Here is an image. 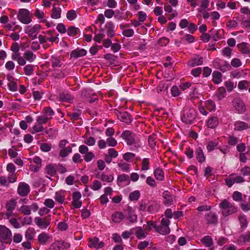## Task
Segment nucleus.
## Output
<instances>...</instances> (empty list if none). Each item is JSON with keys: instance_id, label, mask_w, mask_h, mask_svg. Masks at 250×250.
I'll return each mask as SVG.
<instances>
[{"instance_id": "f257e3e1", "label": "nucleus", "mask_w": 250, "mask_h": 250, "mask_svg": "<svg viewBox=\"0 0 250 250\" xmlns=\"http://www.w3.org/2000/svg\"><path fill=\"white\" fill-rule=\"evenodd\" d=\"M196 116V112L194 109L190 107H186L183 110L181 117L183 122L187 124H192Z\"/></svg>"}, {"instance_id": "2eb2a0df", "label": "nucleus", "mask_w": 250, "mask_h": 250, "mask_svg": "<svg viewBox=\"0 0 250 250\" xmlns=\"http://www.w3.org/2000/svg\"><path fill=\"white\" fill-rule=\"evenodd\" d=\"M89 243L88 246L90 248H95V249H100L103 248L104 244L102 241H99V239L97 237H94L93 238L89 239Z\"/></svg>"}, {"instance_id": "5701e85b", "label": "nucleus", "mask_w": 250, "mask_h": 250, "mask_svg": "<svg viewBox=\"0 0 250 250\" xmlns=\"http://www.w3.org/2000/svg\"><path fill=\"white\" fill-rule=\"evenodd\" d=\"M219 124L218 118L216 116H212L208 118L207 125L208 128H215Z\"/></svg>"}, {"instance_id": "bb28decb", "label": "nucleus", "mask_w": 250, "mask_h": 250, "mask_svg": "<svg viewBox=\"0 0 250 250\" xmlns=\"http://www.w3.org/2000/svg\"><path fill=\"white\" fill-rule=\"evenodd\" d=\"M248 242H250V231L247 232L244 235H241L237 239V243L240 245Z\"/></svg>"}, {"instance_id": "c756f323", "label": "nucleus", "mask_w": 250, "mask_h": 250, "mask_svg": "<svg viewBox=\"0 0 250 250\" xmlns=\"http://www.w3.org/2000/svg\"><path fill=\"white\" fill-rule=\"evenodd\" d=\"M50 60L52 63V66L54 69L61 67L63 64L60 57L52 56Z\"/></svg>"}, {"instance_id": "6ab92c4d", "label": "nucleus", "mask_w": 250, "mask_h": 250, "mask_svg": "<svg viewBox=\"0 0 250 250\" xmlns=\"http://www.w3.org/2000/svg\"><path fill=\"white\" fill-rule=\"evenodd\" d=\"M195 156L196 160L200 163L204 162L206 160V156L204 154L203 149L201 147H198L195 149Z\"/></svg>"}, {"instance_id": "ddd939ff", "label": "nucleus", "mask_w": 250, "mask_h": 250, "mask_svg": "<svg viewBox=\"0 0 250 250\" xmlns=\"http://www.w3.org/2000/svg\"><path fill=\"white\" fill-rule=\"evenodd\" d=\"M17 190L18 194L21 196H26L30 191V187L27 184L21 182L19 184Z\"/></svg>"}, {"instance_id": "a18cd8bd", "label": "nucleus", "mask_w": 250, "mask_h": 250, "mask_svg": "<svg viewBox=\"0 0 250 250\" xmlns=\"http://www.w3.org/2000/svg\"><path fill=\"white\" fill-rule=\"evenodd\" d=\"M250 85V82L246 80L241 81L238 83V88L240 90H247Z\"/></svg>"}, {"instance_id": "338daca9", "label": "nucleus", "mask_w": 250, "mask_h": 250, "mask_svg": "<svg viewBox=\"0 0 250 250\" xmlns=\"http://www.w3.org/2000/svg\"><path fill=\"white\" fill-rule=\"evenodd\" d=\"M169 42V40L166 37H162L158 41V44L161 46H165Z\"/></svg>"}, {"instance_id": "6e6d98bb", "label": "nucleus", "mask_w": 250, "mask_h": 250, "mask_svg": "<svg viewBox=\"0 0 250 250\" xmlns=\"http://www.w3.org/2000/svg\"><path fill=\"white\" fill-rule=\"evenodd\" d=\"M205 107L209 111L215 109V105L214 102L211 101H207L205 102Z\"/></svg>"}, {"instance_id": "a19ab883", "label": "nucleus", "mask_w": 250, "mask_h": 250, "mask_svg": "<svg viewBox=\"0 0 250 250\" xmlns=\"http://www.w3.org/2000/svg\"><path fill=\"white\" fill-rule=\"evenodd\" d=\"M62 10L60 7H55L53 6L52 9V13L51 17L53 19H58L61 18Z\"/></svg>"}, {"instance_id": "ea45409f", "label": "nucleus", "mask_w": 250, "mask_h": 250, "mask_svg": "<svg viewBox=\"0 0 250 250\" xmlns=\"http://www.w3.org/2000/svg\"><path fill=\"white\" fill-rule=\"evenodd\" d=\"M72 148L70 146H68L66 148H62L59 152V156L62 158H64L72 152Z\"/></svg>"}, {"instance_id": "a211bd4d", "label": "nucleus", "mask_w": 250, "mask_h": 250, "mask_svg": "<svg viewBox=\"0 0 250 250\" xmlns=\"http://www.w3.org/2000/svg\"><path fill=\"white\" fill-rule=\"evenodd\" d=\"M105 29L107 36L112 38L115 35L114 25L112 22H107L105 25Z\"/></svg>"}, {"instance_id": "69168bd1", "label": "nucleus", "mask_w": 250, "mask_h": 250, "mask_svg": "<svg viewBox=\"0 0 250 250\" xmlns=\"http://www.w3.org/2000/svg\"><path fill=\"white\" fill-rule=\"evenodd\" d=\"M59 99L60 101L62 102H69L72 99V98H71V96L68 94L62 93L59 96Z\"/></svg>"}, {"instance_id": "0e129e2a", "label": "nucleus", "mask_w": 250, "mask_h": 250, "mask_svg": "<svg viewBox=\"0 0 250 250\" xmlns=\"http://www.w3.org/2000/svg\"><path fill=\"white\" fill-rule=\"evenodd\" d=\"M135 156L134 153L126 152L123 155L124 159L127 162H130Z\"/></svg>"}, {"instance_id": "864d4df0", "label": "nucleus", "mask_w": 250, "mask_h": 250, "mask_svg": "<svg viewBox=\"0 0 250 250\" xmlns=\"http://www.w3.org/2000/svg\"><path fill=\"white\" fill-rule=\"evenodd\" d=\"M156 135L153 134L152 135L149 136L148 137V142L149 146L152 148H154L156 145V142L155 141V139L156 138Z\"/></svg>"}, {"instance_id": "e433bc0d", "label": "nucleus", "mask_w": 250, "mask_h": 250, "mask_svg": "<svg viewBox=\"0 0 250 250\" xmlns=\"http://www.w3.org/2000/svg\"><path fill=\"white\" fill-rule=\"evenodd\" d=\"M80 33V30L79 28L73 26H71L68 27L67 29V34L69 36L74 37L78 35Z\"/></svg>"}, {"instance_id": "dca6fc26", "label": "nucleus", "mask_w": 250, "mask_h": 250, "mask_svg": "<svg viewBox=\"0 0 250 250\" xmlns=\"http://www.w3.org/2000/svg\"><path fill=\"white\" fill-rule=\"evenodd\" d=\"M207 223L208 225H215L218 222L217 215L213 212H209L205 215Z\"/></svg>"}, {"instance_id": "6e6552de", "label": "nucleus", "mask_w": 250, "mask_h": 250, "mask_svg": "<svg viewBox=\"0 0 250 250\" xmlns=\"http://www.w3.org/2000/svg\"><path fill=\"white\" fill-rule=\"evenodd\" d=\"M225 181L226 185L229 188L231 187L235 183L240 184L245 182L244 178L243 177L235 173L229 175V177L226 178Z\"/></svg>"}, {"instance_id": "2f4dec72", "label": "nucleus", "mask_w": 250, "mask_h": 250, "mask_svg": "<svg viewBox=\"0 0 250 250\" xmlns=\"http://www.w3.org/2000/svg\"><path fill=\"white\" fill-rule=\"evenodd\" d=\"M237 47L241 53L243 54L250 53V45L248 43L246 42H242L238 44L237 45Z\"/></svg>"}, {"instance_id": "393cba45", "label": "nucleus", "mask_w": 250, "mask_h": 250, "mask_svg": "<svg viewBox=\"0 0 250 250\" xmlns=\"http://www.w3.org/2000/svg\"><path fill=\"white\" fill-rule=\"evenodd\" d=\"M117 117L120 120L125 123H129L132 121L131 116L126 112L119 113Z\"/></svg>"}, {"instance_id": "c03bdc74", "label": "nucleus", "mask_w": 250, "mask_h": 250, "mask_svg": "<svg viewBox=\"0 0 250 250\" xmlns=\"http://www.w3.org/2000/svg\"><path fill=\"white\" fill-rule=\"evenodd\" d=\"M141 195L139 190H135L131 192L129 195V199L131 201H137Z\"/></svg>"}, {"instance_id": "052dcab7", "label": "nucleus", "mask_w": 250, "mask_h": 250, "mask_svg": "<svg viewBox=\"0 0 250 250\" xmlns=\"http://www.w3.org/2000/svg\"><path fill=\"white\" fill-rule=\"evenodd\" d=\"M51 147L50 144L42 143L40 146V149L42 151L48 152L51 150Z\"/></svg>"}, {"instance_id": "5fc2aeb1", "label": "nucleus", "mask_w": 250, "mask_h": 250, "mask_svg": "<svg viewBox=\"0 0 250 250\" xmlns=\"http://www.w3.org/2000/svg\"><path fill=\"white\" fill-rule=\"evenodd\" d=\"M51 119L50 117H46L44 115L39 116L37 119V121L39 124H46L48 121Z\"/></svg>"}, {"instance_id": "8fccbe9b", "label": "nucleus", "mask_w": 250, "mask_h": 250, "mask_svg": "<svg viewBox=\"0 0 250 250\" xmlns=\"http://www.w3.org/2000/svg\"><path fill=\"white\" fill-rule=\"evenodd\" d=\"M44 131L46 133H48L47 130H44V128L42 125L39 124L38 123V125H35L33 126V131L32 133L33 134H34V133H35L37 132H42V131Z\"/></svg>"}, {"instance_id": "1a4fd4ad", "label": "nucleus", "mask_w": 250, "mask_h": 250, "mask_svg": "<svg viewBox=\"0 0 250 250\" xmlns=\"http://www.w3.org/2000/svg\"><path fill=\"white\" fill-rule=\"evenodd\" d=\"M11 236L12 233L9 229L4 226H0V238L2 242L9 243Z\"/></svg>"}, {"instance_id": "79ce46f5", "label": "nucleus", "mask_w": 250, "mask_h": 250, "mask_svg": "<svg viewBox=\"0 0 250 250\" xmlns=\"http://www.w3.org/2000/svg\"><path fill=\"white\" fill-rule=\"evenodd\" d=\"M135 229V235L138 239H141L146 237V234L145 231L143 229L142 227H137Z\"/></svg>"}, {"instance_id": "e2e57ef3", "label": "nucleus", "mask_w": 250, "mask_h": 250, "mask_svg": "<svg viewBox=\"0 0 250 250\" xmlns=\"http://www.w3.org/2000/svg\"><path fill=\"white\" fill-rule=\"evenodd\" d=\"M77 17L76 11L74 10H69L66 14V17L70 21L74 20Z\"/></svg>"}, {"instance_id": "58836bf2", "label": "nucleus", "mask_w": 250, "mask_h": 250, "mask_svg": "<svg viewBox=\"0 0 250 250\" xmlns=\"http://www.w3.org/2000/svg\"><path fill=\"white\" fill-rule=\"evenodd\" d=\"M201 242L207 247H210L213 245V240L211 236L207 235L204 236L201 240Z\"/></svg>"}, {"instance_id": "37998d69", "label": "nucleus", "mask_w": 250, "mask_h": 250, "mask_svg": "<svg viewBox=\"0 0 250 250\" xmlns=\"http://www.w3.org/2000/svg\"><path fill=\"white\" fill-rule=\"evenodd\" d=\"M219 142L217 140H213L208 142L207 146V149L208 151H213L218 146Z\"/></svg>"}, {"instance_id": "f03ea898", "label": "nucleus", "mask_w": 250, "mask_h": 250, "mask_svg": "<svg viewBox=\"0 0 250 250\" xmlns=\"http://www.w3.org/2000/svg\"><path fill=\"white\" fill-rule=\"evenodd\" d=\"M222 209V213L224 216H228L236 212V207L228 200H224L219 205Z\"/></svg>"}, {"instance_id": "09e8293b", "label": "nucleus", "mask_w": 250, "mask_h": 250, "mask_svg": "<svg viewBox=\"0 0 250 250\" xmlns=\"http://www.w3.org/2000/svg\"><path fill=\"white\" fill-rule=\"evenodd\" d=\"M82 113L81 110H78L76 112L68 113V116L70 117L71 120H77L79 119Z\"/></svg>"}, {"instance_id": "72a5a7b5", "label": "nucleus", "mask_w": 250, "mask_h": 250, "mask_svg": "<svg viewBox=\"0 0 250 250\" xmlns=\"http://www.w3.org/2000/svg\"><path fill=\"white\" fill-rule=\"evenodd\" d=\"M23 57L25 58L26 61H28L29 62H33L36 58V55L29 50L25 51L23 54Z\"/></svg>"}, {"instance_id": "774afa93", "label": "nucleus", "mask_w": 250, "mask_h": 250, "mask_svg": "<svg viewBox=\"0 0 250 250\" xmlns=\"http://www.w3.org/2000/svg\"><path fill=\"white\" fill-rule=\"evenodd\" d=\"M199 94L196 87H194L192 89V91L189 95V97L191 100H194L198 98Z\"/></svg>"}, {"instance_id": "c9c22d12", "label": "nucleus", "mask_w": 250, "mask_h": 250, "mask_svg": "<svg viewBox=\"0 0 250 250\" xmlns=\"http://www.w3.org/2000/svg\"><path fill=\"white\" fill-rule=\"evenodd\" d=\"M46 34L48 36V41L53 42H58L59 41V38L58 37V34L56 35L55 36H53V34H56L55 31L53 30H49L47 31Z\"/></svg>"}, {"instance_id": "20e7f679", "label": "nucleus", "mask_w": 250, "mask_h": 250, "mask_svg": "<svg viewBox=\"0 0 250 250\" xmlns=\"http://www.w3.org/2000/svg\"><path fill=\"white\" fill-rule=\"evenodd\" d=\"M232 105L236 112L239 114L244 113L246 111L245 104L240 97L234 98L232 101Z\"/></svg>"}, {"instance_id": "603ef678", "label": "nucleus", "mask_w": 250, "mask_h": 250, "mask_svg": "<svg viewBox=\"0 0 250 250\" xmlns=\"http://www.w3.org/2000/svg\"><path fill=\"white\" fill-rule=\"evenodd\" d=\"M20 211L25 215H29L31 213L30 208L27 205H22L21 206L20 208Z\"/></svg>"}, {"instance_id": "39448f33", "label": "nucleus", "mask_w": 250, "mask_h": 250, "mask_svg": "<svg viewBox=\"0 0 250 250\" xmlns=\"http://www.w3.org/2000/svg\"><path fill=\"white\" fill-rule=\"evenodd\" d=\"M35 224L41 229H45L51 223L50 215L44 217H36L34 219Z\"/></svg>"}, {"instance_id": "f8f14e48", "label": "nucleus", "mask_w": 250, "mask_h": 250, "mask_svg": "<svg viewBox=\"0 0 250 250\" xmlns=\"http://www.w3.org/2000/svg\"><path fill=\"white\" fill-rule=\"evenodd\" d=\"M70 246V243L63 241H56L50 246V250H65Z\"/></svg>"}, {"instance_id": "4468645a", "label": "nucleus", "mask_w": 250, "mask_h": 250, "mask_svg": "<svg viewBox=\"0 0 250 250\" xmlns=\"http://www.w3.org/2000/svg\"><path fill=\"white\" fill-rule=\"evenodd\" d=\"M203 63V58L199 55H194L189 61L188 62V65L191 67L195 66L200 65Z\"/></svg>"}, {"instance_id": "3c124183", "label": "nucleus", "mask_w": 250, "mask_h": 250, "mask_svg": "<svg viewBox=\"0 0 250 250\" xmlns=\"http://www.w3.org/2000/svg\"><path fill=\"white\" fill-rule=\"evenodd\" d=\"M43 113L46 117H50L52 118V116L54 114V112L50 107H44L42 111Z\"/></svg>"}, {"instance_id": "49530a36", "label": "nucleus", "mask_w": 250, "mask_h": 250, "mask_svg": "<svg viewBox=\"0 0 250 250\" xmlns=\"http://www.w3.org/2000/svg\"><path fill=\"white\" fill-rule=\"evenodd\" d=\"M226 94V90L225 87H219L217 91V96L219 100H221L223 99Z\"/></svg>"}, {"instance_id": "4d7b16f0", "label": "nucleus", "mask_w": 250, "mask_h": 250, "mask_svg": "<svg viewBox=\"0 0 250 250\" xmlns=\"http://www.w3.org/2000/svg\"><path fill=\"white\" fill-rule=\"evenodd\" d=\"M104 36V30L103 29H101L100 30V33L95 36L94 40L97 42H100Z\"/></svg>"}, {"instance_id": "cd10ccee", "label": "nucleus", "mask_w": 250, "mask_h": 250, "mask_svg": "<svg viewBox=\"0 0 250 250\" xmlns=\"http://www.w3.org/2000/svg\"><path fill=\"white\" fill-rule=\"evenodd\" d=\"M155 179L159 181H163L165 179L164 172L160 167H157L154 170L153 172Z\"/></svg>"}, {"instance_id": "7c9ffc66", "label": "nucleus", "mask_w": 250, "mask_h": 250, "mask_svg": "<svg viewBox=\"0 0 250 250\" xmlns=\"http://www.w3.org/2000/svg\"><path fill=\"white\" fill-rule=\"evenodd\" d=\"M50 237L48 234L45 232H42L38 236V240L39 243L42 245H45L47 243Z\"/></svg>"}, {"instance_id": "f3484780", "label": "nucleus", "mask_w": 250, "mask_h": 250, "mask_svg": "<svg viewBox=\"0 0 250 250\" xmlns=\"http://www.w3.org/2000/svg\"><path fill=\"white\" fill-rule=\"evenodd\" d=\"M86 51L83 48H77L73 50L70 53V58L77 59L86 55Z\"/></svg>"}, {"instance_id": "412c9836", "label": "nucleus", "mask_w": 250, "mask_h": 250, "mask_svg": "<svg viewBox=\"0 0 250 250\" xmlns=\"http://www.w3.org/2000/svg\"><path fill=\"white\" fill-rule=\"evenodd\" d=\"M125 217L124 214L120 211H115L111 215V219L115 223H120Z\"/></svg>"}, {"instance_id": "7ed1b4c3", "label": "nucleus", "mask_w": 250, "mask_h": 250, "mask_svg": "<svg viewBox=\"0 0 250 250\" xmlns=\"http://www.w3.org/2000/svg\"><path fill=\"white\" fill-rule=\"evenodd\" d=\"M121 137L125 140L126 144L129 146L137 144L139 142L138 137L129 130L124 131L121 134Z\"/></svg>"}, {"instance_id": "423d86ee", "label": "nucleus", "mask_w": 250, "mask_h": 250, "mask_svg": "<svg viewBox=\"0 0 250 250\" xmlns=\"http://www.w3.org/2000/svg\"><path fill=\"white\" fill-rule=\"evenodd\" d=\"M18 19L22 23L27 24L31 22L30 12L26 9H20L17 16Z\"/></svg>"}, {"instance_id": "9b49d317", "label": "nucleus", "mask_w": 250, "mask_h": 250, "mask_svg": "<svg viewBox=\"0 0 250 250\" xmlns=\"http://www.w3.org/2000/svg\"><path fill=\"white\" fill-rule=\"evenodd\" d=\"M41 29V26L39 24H35L33 26H27L25 27V32L33 39L37 38V34Z\"/></svg>"}, {"instance_id": "9d476101", "label": "nucleus", "mask_w": 250, "mask_h": 250, "mask_svg": "<svg viewBox=\"0 0 250 250\" xmlns=\"http://www.w3.org/2000/svg\"><path fill=\"white\" fill-rule=\"evenodd\" d=\"M17 206V202L15 200L11 199L6 204V208L7 211L3 215L4 219H8L13 215V210L15 209Z\"/></svg>"}, {"instance_id": "b1692460", "label": "nucleus", "mask_w": 250, "mask_h": 250, "mask_svg": "<svg viewBox=\"0 0 250 250\" xmlns=\"http://www.w3.org/2000/svg\"><path fill=\"white\" fill-rule=\"evenodd\" d=\"M65 192L63 190H60L55 193L54 199L56 201L60 204H62L65 200Z\"/></svg>"}, {"instance_id": "4c0bfd02", "label": "nucleus", "mask_w": 250, "mask_h": 250, "mask_svg": "<svg viewBox=\"0 0 250 250\" xmlns=\"http://www.w3.org/2000/svg\"><path fill=\"white\" fill-rule=\"evenodd\" d=\"M222 74L217 71L212 73V81L215 84H218L222 82Z\"/></svg>"}, {"instance_id": "a878e982", "label": "nucleus", "mask_w": 250, "mask_h": 250, "mask_svg": "<svg viewBox=\"0 0 250 250\" xmlns=\"http://www.w3.org/2000/svg\"><path fill=\"white\" fill-rule=\"evenodd\" d=\"M127 218L128 219L130 223H134L137 221V216L134 214L132 208L128 207L127 209Z\"/></svg>"}, {"instance_id": "bf43d9fd", "label": "nucleus", "mask_w": 250, "mask_h": 250, "mask_svg": "<svg viewBox=\"0 0 250 250\" xmlns=\"http://www.w3.org/2000/svg\"><path fill=\"white\" fill-rule=\"evenodd\" d=\"M239 220L242 228L244 229L246 228L248 226V221L245 215H240L239 218Z\"/></svg>"}, {"instance_id": "de8ad7c7", "label": "nucleus", "mask_w": 250, "mask_h": 250, "mask_svg": "<svg viewBox=\"0 0 250 250\" xmlns=\"http://www.w3.org/2000/svg\"><path fill=\"white\" fill-rule=\"evenodd\" d=\"M34 66L32 64H28L25 65L23 70L24 71V73L27 76H30L33 74L34 73Z\"/></svg>"}, {"instance_id": "aec40b11", "label": "nucleus", "mask_w": 250, "mask_h": 250, "mask_svg": "<svg viewBox=\"0 0 250 250\" xmlns=\"http://www.w3.org/2000/svg\"><path fill=\"white\" fill-rule=\"evenodd\" d=\"M163 197L165 205L169 206L172 204L174 198L168 191L166 190L163 192Z\"/></svg>"}, {"instance_id": "680f3d73", "label": "nucleus", "mask_w": 250, "mask_h": 250, "mask_svg": "<svg viewBox=\"0 0 250 250\" xmlns=\"http://www.w3.org/2000/svg\"><path fill=\"white\" fill-rule=\"evenodd\" d=\"M149 162L148 158H144L142 161V170H147L149 169Z\"/></svg>"}, {"instance_id": "0eeeda50", "label": "nucleus", "mask_w": 250, "mask_h": 250, "mask_svg": "<svg viewBox=\"0 0 250 250\" xmlns=\"http://www.w3.org/2000/svg\"><path fill=\"white\" fill-rule=\"evenodd\" d=\"M169 224L170 221L168 219L163 218L160 226L156 228V231L162 235L168 234L170 231Z\"/></svg>"}, {"instance_id": "f704fd0d", "label": "nucleus", "mask_w": 250, "mask_h": 250, "mask_svg": "<svg viewBox=\"0 0 250 250\" xmlns=\"http://www.w3.org/2000/svg\"><path fill=\"white\" fill-rule=\"evenodd\" d=\"M35 233V229L33 228H29L27 229L25 233V238L27 240H32L33 239Z\"/></svg>"}, {"instance_id": "473e14b6", "label": "nucleus", "mask_w": 250, "mask_h": 250, "mask_svg": "<svg viewBox=\"0 0 250 250\" xmlns=\"http://www.w3.org/2000/svg\"><path fill=\"white\" fill-rule=\"evenodd\" d=\"M248 128V124L244 122L237 121L234 123V129L237 131H242Z\"/></svg>"}, {"instance_id": "13d9d810", "label": "nucleus", "mask_w": 250, "mask_h": 250, "mask_svg": "<svg viewBox=\"0 0 250 250\" xmlns=\"http://www.w3.org/2000/svg\"><path fill=\"white\" fill-rule=\"evenodd\" d=\"M171 94L173 97H178L180 95L181 91L177 86L174 85L171 88Z\"/></svg>"}, {"instance_id": "c85d7f7f", "label": "nucleus", "mask_w": 250, "mask_h": 250, "mask_svg": "<svg viewBox=\"0 0 250 250\" xmlns=\"http://www.w3.org/2000/svg\"><path fill=\"white\" fill-rule=\"evenodd\" d=\"M57 172V168L55 165H47L45 168V173L51 176H54Z\"/></svg>"}, {"instance_id": "4be33fe9", "label": "nucleus", "mask_w": 250, "mask_h": 250, "mask_svg": "<svg viewBox=\"0 0 250 250\" xmlns=\"http://www.w3.org/2000/svg\"><path fill=\"white\" fill-rule=\"evenodd\" d=\"M11 58L13 60L17 61L20 65L23 66L26 63V61L23 56H21L20 53L12 54Z\"/></svg>"}]
</instances>
